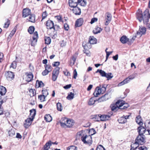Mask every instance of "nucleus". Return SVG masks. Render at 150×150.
<instances>
[{
  "instance_id": "nucleus-12",
  "label": "nucleus",
  "mask_w": 150,
  "mask_h": 150,
  "mask_svg": "<svg viewBox=\"0 0 150 150\" xmlns=\"http://www.w3.org/2000/svg\"><path fill=\"white\" fill-rule=\"evenodd\" d=\"M146 32V28L145 27H140L137 33V35H139L141 36L142 35L145 34Z\"/></svg>"
},
{
  "instance_id": "nucleus-36",
  "label": "nucleus",
  "mask_w": 150,
  "mask_h": 150,
  "mask_svg": "<svg viewBox=\"0 0 150 150\" xmlns=\"http://www.w3.org/2000/svg\"><path fill=\"white\" fill-rule=\"evenodd\" d=\"M97 101V100L94 99V98H91L88 102V104L90 105H91L94 104Z\"/></svg>"
},
{
  "instance_id": "nucleus-53",
  "label": "nucleus",
  "mask_w": 150,
  "mask_h": 150,
  "mask_svg": "<svg viewBox=\"0 0 150 150\" xmlns=\"http://www.w3.org/2000/svg\"><path fill=\"white\" fill-rule=\"evenodd\" d=\"M107 19L109 21H111L112 18V16L109 13H107Z\"/></svg>"
},
{
  "instance_id": "nucleus-64",
  "label": "nucleus",
  "mask_w": 150,
  "mask_h": 150,
  "mask_svg": "<svg viewBox=\"0 0 150 150\" xmlns=\"http://www.w3.org/2000/svg\"><path fill=\"white\" fill-rule=\"evenodd\" d=\"M138 149L139 150H147V148L144 146H140Z\"/></svg>"
},
{
  "instance_id": "nucleus-19",
  "label": "nucleus",
  "mask_w": 150,
  "mask_h": 150,
  "mask_svg": "<svg viewBox=\"0 0 150 150\" xmlns=\"http://www.w3.org/2000/svg\"><path fill=\"white\" fill-rule=\"evenodd\" d=\"M110 116L108 115H100V121H105L108 120L110 117Z\"/></svg>"
},
{
  "instance_id": "nucleus-28",
  "label": "nucleus",
  "mask_w": 150,
  "mask_h": 150,
  "mask_svg": "<svg viewBox=\"0 0 150 150\" xmlns=\"http://www.w3.org/2000/svg\"><path fill=\"white\" fill-rule=\"evenodd\" d=\"M44 118L45 120L47 122H51L52 120V117L49 114L45 115L44 117Z\"/></svg>"
},
{
  "instance_id": "nucleus-58",
  "label": "nucleus",
  "mask_w": 150,
  "mask_h": 150,
  "mask_svg": "<svg viewBox=\"0 0 150 150\" xmlns=\"http://www.w3.org/2000/svg\"><path fill=\"white\" fill-rule=\"evenodd\" d=\"M96 100H97V101H98V103L101 102H102L105 101V99H104V98L103 97V96H101L100 98H99L98 99Z\"/></svg>"
},
{
  "instance_id": "nucleus-18",
  "label": "nucleus",
  "mask_w": 150,
  "mask_h": 150,
  "mask_svg": "<svg viewBox=\"0 0 150 150\" xmlns=\"http://www.w3.org/2000/svg\"><path fill=\"white\" fill-rule=\"evenodd\" d=\"M74 13L76 15H79L81 13V11L80 8L78 7H74L72 9Z\"/></svg>"
},
{
  "instance_id": "nucleus-40",
  "label": "nucleus",
  "mask_w": 150,
  "mask_h": 150,
  "mask_svg": "<svg viewBox=\"0 0 150 150\" xmlns=\"http://www.w3.org/2000/svg\"><path fill=\"white\" fill-rule=\"evenodd\" d=\"M74 94L72 92H70V94L68 95L67 98L69 100H71L74 98Z\"/></svg>"
},
{
  "instance_id": "nucleus-7",
  "label": "nucleus",
  "mask_w": 150,
  "mask_h": 150,
  "mask_svg": "<svg viewBox=\"0 0 150 150\" xmlns=\"http://www.w3.org/2000/svg\"><path fill=\"white\" fill-rule=\"evenodd\" d=\"M46 25L48 29L53 28L54 30H55V26H56L54 25L53 22L52 21L50 20L47 21L46 22Z\"/></svg>"
},
{
  "instance_id": "nucleus-48",
  "label": "nucleus",
  "mask_w": 150,
  "mask_h": 150,
  "mask_svg": "<svg viewBox=\"0 0 150 150\" xmlns=\"http://www.w3.org/2000/svg\"><path fill=\"white\" fill-rule=\"evenodd\" d=\"M45 43L47 45L50 44L51 41V39L50 37H47L45 38Z\"/></svg>"
},
{
  "instance_id": "nucleus-14",
  "label": "nucleus",
  "mask_w": 150,
  "mask_h": 150,
  "mask_svg": "<svg viewBox=\"0 0 150 150\" xmlns=\"http://www.w3.org/2000/svg\"><path fill=\"white\" fill-rule=\"evenodd\" d=\"M26 75H27L26 77V81L28 82L31 81L33 78V76L31 72L26 73Z\"/></svg>"
},
{
  "instance_id": "nucleus-23",
  "label": "nucleus",
  "mask_w": 150,
  "mask_h": 150,
  "mask_svg": "<svg viewBox=\"0 0 150 150\" xmlns=\"http://www.w3.org/2000/svg\"><path fill=\"white\" fill-rule=\"evenodd\" d=\"M6 92V88L3 86H0V94L2 96L4 95Z\"/></svg>"
},
{
  "instance_id": "nucleus-22",
  "label": "nucleus",
  "mask_w": 150,
  "mask_h": 150,
  "mask_svg": "<svg viewBox=\"0 0 150 150\" xmlns=\"http://www.w3.org/2000/svg\"><path fill=\"white\" fill-rule=\"evenodd\" d=\"M51 143H52L51 141H49L47 142L44 146V150H48L50 146H51Z\"/></svg>"
},
{
  "instance_id": "nucleus-20",
  "label": "nucleus",
  "mask_w": 150,
  "mask_h": 150,
  "mask_svg": "<svg viewBox=\"0 0 150 150\" xmlns=\"http://www.w3.org/2000/svg\"><path fill=\"white\" fill-rule=\"evenodd\" d=\"M121 42L123 44L126 43L129 41V39L128 38L125 36H123L120 38Z\"/></svg>"
},
{
  "instance_id": "nucleus-38",
  "label": "nucleus",
  "mask_w": 150,
  "mask_h": 150,
  "mask_svg": "<svg viewBox=\"0 0 150 150\" xmlns=\"http://www.w3.org/2000/svg\"><path fill=\"white\" fill-rule=\"evenodd\" d=\"M3 103V101L2 100L0 101V115H1L4 114V110L2 106Z\"/></svg>"
},
{
  "instance_id": "nucleus-32",
  "label": "nucleus",
  "mask_w": 150,
  "mask_h": 150,
  "mask_svg": "<svg viewBox=\"0 0 150 150\" xmlns=\"http://www.w3.org/2000/svg\"><path fill=\"white\" fill-rule=\"evenodd\" d=\"M128 79H126L120 83L118 85V86H120L126 84L129 82Z\"/></svg>"
},
{
  "instance_id": "nucleus-62",
  "label": "nucleus",
  "mask_w": 150,
  "mask_h": 150,
  "mask_svg": "<svg viewBox=\"0 0 150 150\" xmlns=\"http://www.w3.org/2000/svg\"><path fill=\"white\" fill-rule=\"evenodd\" d=\"M135 77V76L134 75H132L130 76H129L128 78H127L126 79H128L129 82L130 81V80H132Z\"/></svg>"
},
{
  "instance_id": "nucleus-29",
  "label": "nucleus",
  "mask_w": 150,
  "mask_h": 150,
  "mask_svg": "<svg viewBox=\"0 0 150 150\" xmlns=\"http://www.w3.org/2000/svg\"><path fill=\"white\" fill-rule=\"evenodd\" d=\"M74 122H73V120L70 119H68V121L66 123V126L67 127H71L74 125Z\"/></svg>"
},
{
  "instance_id": "nucleus-9",
  "label": "nucleus",
  "mask_w": 150,
  "mask_h": 150,
  "mask_svg": "<svg viewBox=\"0 0 150 150\" xmlns=\"http://www.w3.org/2000/svg\"><path fill=\"white\" fill-rule=\"evenodd\" d=\"M31 14V10L28 8H24L23 11L22 16L25 18Z\"/></svg>"
},
{
  "instance_id": "nucleus-3",
  "label": "nucleus",
  "mask_w": 150,
  "mask_h": 150,
  "mask_svg": "<svg viewBox=\"0 0 150 150\" xmlns=\"http://www.w3.org/2000/svg\"><path fill=\"white\" fill-rule=\"evenodd\" d=\"M81 140L84 144H91L92 140L91 136L86 135H83L81 137Z\"/></svg>"
},
{
  "instance_id": "nucleus-10",
  "label": "nucleus",
  "mask_w": 150,
  "mask_h": 150,
  "mask_svg": "<svg viewBox=\"0 0 150 150\" xmlns=\"http://www.w3.org/2000/svg\"><path fill=\"white\" fill-rule=\"evenodd\" d=\"M138 132L139 134L144 135V134L146 133V130L145 128L142 125H140L137 128Z\"/></svg>"
},
{
  "instance_id": "nucleus-26",
  "label": "nucleus",
  "mask_w": 150,
  "mask_h": 150,
  "mask_svg": "<svg viewBox=\"0 0 150 150\" xmlns=\"http://www.w3.org/2000/svg\"><path fill=\"white\" fill-rule=\"evenodd\" d=\"M30 118L33 119L36 114V111L34 109H33L30 110Z\"/></svg>"
},
{
  "instance_id": "nucleus-30",
  "label": "nucleus",
  "mask_w": 150,
  "mask_h": 150,
  "mask_svg": "<svg viewBox=\"0 0 150 150\" xmlns=\"http://www.w3.org/2000/svg\"><path fill=\"white\" fill-rule=\"evenodd\" d=\"M99 72L100 75L102 77H105L106 76V72L102 70L98 69L96 71V73Z\"/></svg>"
},
{
  "instance_id": "nucleus-8",
  "label": "nucleus",
  "mask_w": 150,
  "mask_h": 150,
  "mask_svg": "<svg viewBox=\"0 0 150 150\" xmlns=\"http://www.w3.org/2000/svg\"><path fill=\"white\" fill-rule=\"evenodd\" d=\"M7 79L8 80H11L14 78L15 76L13 72L11 71H8L5 74Z\"/></svg>"
},
{
  "instance_id": "nucleus-56",
  "label": "nucleus",
  "mask_w": 150,
  "mask_h": 150,
  "mask_svg": "<svg viewBox=\"0 0 150 150\" xmlns=\"http://www.w3.org/2000/svg\"><path fill=\"white\" fill-rule=\"evenodd\" d=\"M47 16V13L46 11L43 12L42 14V21L43 19H45Z\"/></svg>"
},
{
  "instance_id": "nucleus-57",
  "label": "nucleus",
  "mask_w": 150,
  "mask_h": 150,
  "mask_svg": "<svg viewBox=\"0 0 150 150\" xmlns=\"http://www.w3.org/2000/svg\"><path fill=\"white\" fill-rule=\"evenodd\" d=\"M49 72H49L47 70L45 69V70L42 72V74L43 76H45L47 75Z\"/></svg>"
},
{
  "instance_id": "nucleus-44",
  "label": "nucleus",
  "mask_w": 150,
  "mask_h": 150,
  "mask_svg": "<svg viewBox=\"0 0 150 150\" xmlns=\"http://www.w3.org/2000/svg\"><path fill=\"white\" fill-rule=\"evenodd\" d=\"M100 114L98 115H95L93 119H94L95 121H100Z\"/></svg>"
},
{
  "instance_id": "nucleus-33",
  "label": "nucleus",
  "mask_w": 150,
  "mask_h": 150,
  "mask_svg": "<svg viewBox=\"0 0 150 150\" xmlns=\"http://www.w3.org/2000/svg\"><path fill=\"white\" fill-rule=\"evenodd\" d=\"M29 21L30 22L34 23L35 22V16L34 15L30 14L29 17Z\"/></svg>"
},
{
  "instance_id": "nucleus-37",
  "label": "nucleus",
  "mask_w": 150,
  "mask_h": 150,
  "mask_svg": "<svg viewBox=\"0 0 150 150\" xmlns=\"http://www.w3.org/2000/svg\"><path fill=\"white\" fill-rule=\"evenodd\" d=\"M118 121L121 124L125 123L127 122L125 119L124 118V116L120 117L119 119L118 120Z\"/></svg>"
},
{
  "instance_id": "nucleus-13",
  "label": "nucleus",
  "mask_w": 150,
  "mask_h": 150,
  "mask_svg": "<svg viewBox=\"0 0 150 150\" xmlns=\"http://www.w3.org/2000/svg\"><path fill=\"white\" fill-rule=\"evenodd\" d=\"M68 119L65 117L62 118L60 121L61 126L62 127H64L66 126V123Z\"/></svg>"
},
{
  "instance_id": "nucleus-41",
  "label": "nucleus",
  "mask_w": 150,
  "mask_h": 150,
  "mask_svg": "<svg viewBox=\"0 0 150 150\" xmlns=\"http://www.w3.org/2000/svg\"><path fill=\"white\" fill-rule=\"evenodd\" d=\"M35 28L33 26H30L28 29V31L30 34H32L34 32Z\"/></svg>"
},
{
  "instance_id": "nucleus-34",
  "label": "nucleus",
  "mask_w": 150,
  "mask_h": 150,
  "mask_svg": "<svg viewBox=\"0 0 150 150\" xmlns=\"http://www.w3.org/2000/svg\"><path fill=\"white\" fill-rule=\"evenodd\" d=\"M9 136L10 137H12L15 135V132L14 129H11L8 132Z\"/></svg>"
},
{
  "instance_id": "nucleus-59",
  "label": "nucleus",
  "mask_w": 150,
  "mask_h": 150,
  "mask_svg": "<svg viewBox=\"0 0 150 150\" xmlns=\"http://www.w3.org/2000/svg\"><path fill=\"white\" fill-rule=\"evenodd\" d=\"M63 72L65 75L66 76H68L70 75V73L67 70H66L65 71H64Z\"/></svg>"
},
{
  "instance_id": "nucleus-27",
  "label": "nucleus",
  "mask_w": 150,
  "mask_h": 150,
  "mask_svg": "<svg viewBox=\"0 0 150 150\" xmlns=\"http://www.w3.org/2000/svg\"><path fill=\"white\" fill-rule=\"evenodd\" d=\"M89 42L91 44H94L96 43V40L93 36H91L89 37Z\"/></svg>"
},
{
  "instance_id": "nucleus-47",
  "label": "nucleus",
  "mask_w": 150,
  "mask_h": 150,
  "mask_svg": "<svg viewBox=\"0 0 150 150\" xmlns=\"http://www.w3.org/2000/svg\"><path fill=\"white\" fill-rule=\"evenodd\" d=\"M16 29L14 28L11 31L10 34L9 35V36L8 37V38H11L13 36L14 34H15V33L16 32Z\"/></svg>"
},
{
  "instance_id": "nucleus-39",
  "label": "nucleus",
  "mask_w": 150,
  "mask_h": 150,
  "mask_svg": "<svg viewBox=\"0 0 150 150\" xmlns=\"http://www.w3.org/2000/svg\"><path fill=\"white\" fill-rule=\"evenodd\" d=\"M106 76H105V77L108 80L112 79L113 77V76L111 73H106Z\"/></svg>"
},
{
  "instance_id": "nucleus-4",
  "label": "nucleus",
  "mask_w": 150,
  "mask_h": 150,
  "mask_svg": "<svg viewBox=\"0 0 150 150\" xmlns=\"http://www.w3.org/2000/svg\"><path fill=\"white\" fill-rule=\"evenodd\" d=\"M59 67H56L53 71L52 79L53 81H55L57 80L59 73Z\"/></svg>"
},
{
  "instance_id": "nucleus-52",
  "label": "nucleus",
  "mask_w": 150,
  "mask_h": 150,
  "mask_svg": "<svg viewBox=\"0 0 150 150\" xmlns=\"http://www.w3.org/2000/svg\"><path fill=\"white\" fill-rule=\"evenodd\" d=\"M29 92L30 93V96H33L35 94V90L31 89L30 90Z\"/></svg>"
},
{
  "instance_id": "nucleus-54",
  "label": "nucleus",
  "mask_w": 150,
  "mask_h": 150,
  "mask_svg": "<svg viewBox=\"0 0 150 150\" xmlns=\"http://www.w3.org/2000/svg\"><path fill=\"white\" fill-rule=\"evenodd\" d=\"M96 150H105L103 146L101 145H100L97 147Z\"/></svg>"
},
{
  "instance_id": "nucleus-16",
  "label": "nucleus",
  "mask_w": 150,
  "mask_h": 150,
  "mask_svg": "<svg viewBox=\"0 0 150 150\" xmlns=\"http://www.w3.org/2000/svg\"><path fill=\"white\" fill-rule=\"evenodd\" d=\"M76 1H77L76 0ZM75 2H74V1L71 0H69V6L71 7H76L78 5L77 1H75Z\"/></svg>"
},
{
  "instance_id": "nucleus-17",
  "label": "nucleus",
  "mask_w": 150,
  "mask_h": 150,
  "mask_svg": "<svg viewBox=\"0 0 150 150\" xmlns=\"http://www.w3.org/2000/svg\"><path fill=\"white\" fill-rule=\"evenodd\" d=\"M83 23V19L81 18H80L76 20L75 25L77 27H80L82 25Z\"/></svg>"
},
{
  "instance_id": "nucleus-46",
  "label": "nucleus",
  "mask_w": 150,
  "mask_h": 150,
  "mask_svg": "<svg viewBox=\"0 0 150 150\" xmlns=\"http://www.w3.org/2000/svg\"><path fill=\"white\" fill-rule=\"evenodd\" d=\"M46 97L44 95H41L38 96V98L40 100L41 102H43L45 101V99Z\"/></svg>"
},
{
  "instance_id": "nucleus-21",
  "label": "nucleus",
  "mask_w": 150,
  "mask_h": 150,
  "mask_svg": "<svg viewBox=\"0 0 150 150\" xmlns=\"http://www.w3.org/2000/svg\"><path fill=\"white\" fill-rule=\"evenodd\" d=\"M136 122L140 125H142L143 122L142 121V119L140 115L137 116L136 117Z\"/></svg>"
},
{
  "instance_id": "nucleus-11",
  "label": "nucleus",
  "mask_w": 150,
  "mask_h": 150,
  "mask_svg": "<svg viewBox=\"0 0 150 150\" xmlns=\"http://www.w3.org/2000/svg\"><path fill=\"white\" fill-rule=\"evenodd\" d=\"M33 119H32V118L30 117H29L26 119L24 124V127H25V128H28L29 126L31 125Z\"/></svg>"
},
{
  "instance_id": "nucleus-31",
  "label": "nucleus",
  "mask_w": 150,
  "mask_h": 150,
  "mask_svg": "<svg viewBox=\"0 0 150 150\" xmlns=\"http://www.w3.org/2000/svg\"><path fill=\"white\" fill-rule=\"evenodd\" d=\"M128 79H126L120 83L118 85V86H120L126 84L129 82Z\"/></svg>"
},
{
  "instance_id": "nucleus-35",
  "label": "nucleus",
  "mask_w": 150,
  "mask_h": 150,
  "mask_svg": "<svg viewBox=\"0 0 150 150\" xmlns=\"http://www.w3.org/2000/svg\"><path fill=\"white\" fill-rule=\"evenodd\" d=\"M78 3L82 6H85L86 5V1L85 0H79Z\"/></svg>"
},
{
  "instance_id": "nucleus-55",
  "label": "nucleus",
  "mask_w": 150,
  "mask_h": 150,
  "mask_svg": "<svg viewBox=\"0 0 150 150\" xmlns=\"http://www.w3.org/2000/svg\"><path fill=\"white\" fill-rule=\"evenodd\" d=\"M103 97L104 99H105V101L109 99L110 96L108 94H106L104 96H103Z\"/></svg>"
},
{
  "instance_id": "nucleus-5",
  "label": "nucleus",
  "mask_w": 150,
  "mask_h": 150,
  "mask_svg": "<svg viewBox=\"0 0 150 150\" xmlns=\"http://www.w3.org/2000/svg\"><path fill=\"white\" fill-rule=\"evenodd\" d=\"M117 105L120 106V109H124L127 108L128 105L127 103H125V101L122 100H119L117 101Z\"/></svg>"
},
{
  "instance_id": "nucleus-61",
  "label": "nucleus",
  "mask_w": 150,
  "mask_h": 150,
  "mask_svg": "<svg viewBox=\"0 0 150 150\" xmlns=\"http://www.w3.org/2000/svg\"><path fill=\"white\" fill-rule=\"evenodd\" d=\"M97 18H93L91 19L90 23L91 24H92L95 22H96L97 21Z\"/></svg>"
},
{
  "instance_id": "nucleus-43",
  "label": "nucleus",
  "mask_w": 150,
  "mask_h": 150,
  "mask_svg": "<svg viewBox=\"0 0 150 150\" xmlns=\"http://www.w3.org/2000/svg\"><path fill=\"white\" fill-rule=\"evenodd\" d=\"M57 110L59 111H62V107L61 104L59 102L57 104Z\"/></svg>"
},
{
  "instance_id": "nucleus-49",
  "label": "nucleus",
  "mask_w": 150,
  "mask_h": 150,
  "mask_svg": "<svg viewBox=\"0 0 150 150\" xmlns=\"http://www.w3.org/2000/svg\"><path fill=\"white\" fill-rule=\"evenodd\" d=\"M38 85V87H41L44 86V84L42 81H36V85Z\"/></svg>"
},
{
  "instance_id": "nucleus-1",
  "label": "nucleus",
  "mask_w": 150,
  "mask_h": 150,
  "mask_svg": "<svg viewBox=\"0 0 150 150\" xmlns=\"http://www.w3.org/2000/svg\"><path fill=\"white\" fill-rule=\"evenodd\" d=\"M149 11L147 9H146L144 11V15L143 16L142 12L141 10H139L137 13V17L140 22L142 21H143L144 24L148 25V23L149 22Z\"/></svg>"
},
{
  "instance_id": "nucleus-42",
  "label": "nucleus",
  "mask_w": 150,
  "mask_h": 150,
  "mask_svg": "<svg viewBox=\"0 0 150 150\" xmlns=\"http://www.w3.org/2000/svg\"><path fill=\"white\" fill-rule=\"evenodd\" d=\"M17 62L16 61H13L11 64L10 68H12L13 69L16 68L17 66Z\"/></svg>"
},
{
  "instance_id": "nucleus-25",
  "label": "nucleus",
  "mask_w": 150,
  "mask_h": 150,
  "mask_svg": "<svg viewBox=\"0 0 150 150\" xmlns=\"http://www.w3.org/2000/svg\"><path fill=\"white\" fill-rule=\"evenodd\" d=\"M102 30V29L101 28L96 26L95 28L93 30V33L94 34H97L100 33Z\"/></svg>"
},
{
  "instance_id": "nucleus-2",
  "label": "nucleus",
  "mask_w": 150,
  "mask_h": 150,
  "mask_svg": "<svg viewBox=\"0 0 150 150\" xmlns=\"http://www.w3.org/2000/svg\"><path fill=\"white\" fill-rule=\"evenodd\" d=\"M144 137V135L139 134V135L136 139L135 142L131 145V149L130 150H134L137 149L138 145H137L135 148H134V146L135 145H142L144 144L145 142Z\"/></svg>"
},
{
  "instance_id": "nucleus-45",
  "label": "nucleus",
  "mask_w": 150,
  "mask_h": 150,
  "mask_svg": "<svg viewBox=\"0 0 150 150\" xmlns=\"http://www.w3.org/2000/svg\"><path fill=\"white\" fill-rule=\"evenodd\" d=\"M45 69L47 70L49 72H50L52 70V67L50 65L45 64Z\"/></svg>"
},
{
  "instance_id": "nucleus-50",
  "label": "nucleus",
  "mask_w": 150,
  "mask_h": 150,
  "mask_svg": "<svg viewBox=\"0 0 150 150\" xmlns=\"http://www.w3.org/2000/svg\"><path fill=\"white\" fill-rule=\"evenodd\" d=\"M67 150H77V147L74 146H71L68 147Z\"/></svg>"
},
{
  "instance_id": "nucleus-15",
  "label": "nucleus",
  "mask_w": 150,
  "mask_h": 150,
  "mask_svg": "<svg viewBox=\"0 0 150 150\" xmlns=\"http://www.w3.org/2000/svg\"><path fill=\"white\" fill-rule=\"evenodd\" d=\"M102 91L100 89L99 87H97L96 88V91L93 93V95L95 97H97L98 95H100L101 93H102Z\"/></svg>"
},
{
  "instance_id": "nucleus-51",
  "label": "nucleus",
  "mask_w": 150,
  "mask_h": 150,
  "mask_svg": "<svg viewBox=\"0 0 150 150\" xmlns=\"http://www.w3.org/2000/svg\"><path fill=\"white\" fill-rule=\"evenodd\" d=\"M42 95H44V96L46 97L47 96L48 94V93L46 90H42Z\"/></svg>"
},
{
  "instance_id": "nucleus-60",
  "label": "nucleus",
  "mask_w": 150,
  "mask_h": 150,
  "mask_svg": "<svg viewBox=\"0 0 150 150\" xmlns=\"http://www.w3.org/2000/svg\"><path fill=\"white\" fill-rule=\"evenodd\" d=\"M77 73L76 70L75 69L73 71V78L74 79H76L77 76Z\"/></svg>"
},
{
  "instance_id": "nucleus-6",
  "label": "nucleus",
  "mask_w": 150,
  "mask_h": 150,
  "mask_svg": "<svg viewBox=\"0 0 150 150\" xmlns=\"http://www.w3.org/2000/svg\"><path fill=\"white\" fill-rule=\"evenodd\" d=\"M38 38V35L37 32L34 33L33 37V39L30 40V44L32 46H34L36 45Z\"/></svg>"
},
{
  "instance_id": "nucleus-24",
  "label": "nucleus",
  "mask_w": 150,
  "mask_h": 150,
  "mask_svg": "<svg viewBox=\"0 0 150 150\" xmlns=\"http://www.w3.org/2000/svg\"><path fill=\"white\" fill-rule=\"evenodd\" d=\"M117 102L115 104H114L111 105V110L112 111H116L118 109H120V106L117 105Z\"/></svg>"
},
{
  "instance_id": "nucleus-63",
  "label": "nucleus",
  "mask_w": 150,
  "mask_h": 150,
  "mask_svg": "<svg viewBox=\"0 0 150 150\" xmlns=\"http://www.w3.org/2000/svg\"><path fill=\"white\" fill-rule=\"evenodd\" d=\"M60 63L58 62H54V63H53L52 65L53 67H56L58 66L59 65Z\"/></svg>"
}]
</instances>
